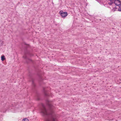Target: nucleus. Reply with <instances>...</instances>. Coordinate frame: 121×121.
I'll use <instances>...</instances> for the list:
<instances>
[{
    "label": "nucleus",
    "instance_id": "423d86ee",
    "mask_svg": "<svg viewBox=\"0 0 121 121\" xmlns=\"http://www.w3.org/2000/svg\"><path fill=\"white\" fill-rule=\"evenodd\" d=\"M118 10L119 11H121V6L119 7L118 9Z\"/></svg>",
    "mask_w": 121,
    "mask_h": 121
},
{
    "label": "nucleus",
    "instance_id": "6e6552de",
    "mask_svg": "<svg viewBox=\"0 0 121 121\" xmlns=\"http://www.w3.org/2000/svg\"><path fill=\"white\" fill-rule=\"evenodd\" d=\"M49 105V107H51V105Z\"/></svg>",
    "mask_w": 121,
    "mask_h": 121
},
{
    "label": "nucleus",
    "instance_id": "1a4fd4ad",
    "mask_svg": "<svg viewBox=\"0 0 121 121\" xmlns=\"http://www.w3.org/2000/svg\"><path fill=\"white\" fill-rule=\"evenodd\" d=\"M110 0V1H112V0Z\"/></svg>",
    "mask_w": 121,
    "mask_h": 121
},
{
    "label": "nucleus",
    "instance_id": "7ed1b4c3",
    "mask_svg": "<svg viewBox=\"0 0 121 121\" xmlns=\"http://www.w3.org/2000/svg\"><path fill=\"white\" fill-rule=\"evenodd\" d=\"M5 59L4 56H1V60L2 61H3Z\"/></svg>",
    "mask_w": 121,
    "mask_h": 121
},
{
    "label": "nucleus",
    "instance_id": "f03ea898",
    "mask_svg": "<svg viewBox=\"0 0 121 121\" xmlns=\"http://www.w3.org/2000/svg\"><path fill=\"white\" fill-rule=\"evenodd\" d=\"M114 2L116 5L120 6L121 5V2L120 0H115L114 1Z\"/></svg>",
    "mask_w": 121,
    "mask_h": 121
},
{
    "label": "nucleus",
    "instance_id": "20e7f679",
    "mask_svg": "<svg viewBox=\"0 0 121 121\" xmlns=\"http://www.w3.org/2000/svg\"><path fill=\"white\" fill-rule=\"evenodd\" d=\"M22 121H28V120L27 118H24L23 119Z\"/></svg>",
    "mask_w": 121,
    "mask_h": 121
},
{
    "label": "nucleus",
    "instance_id": "f257e3e1",
    "mask_svg": "<svg viewBox=\"0 0 121 121\" xmlns=\"http://www.w3.org/2000/svg\"><path fill=\"white\" fill-rule=\"evenodd\" d=\"M59 13L60 15L63 17H65L67 15V13L66 12H63V11H60Z\"/></svg>",
    "mask_w": 121,
    "mask_h": 121
},
{
    "label": "nucleus",
    "instance_id": "0eeeda50",
    "mask_svg": "<svg viewBox=\"0 0 121 121\" xmlns=\"http://www.w3.org/2000/svg\"><path fill=\"white\" fill-rule=\"evenodd\" d=\"M23 57L24 58H25V59H26V55H24V56H23Z\"/></svg>",
    "mask_w": 121,
    "mask_h": 121
},
{
    "label": "nucleus",
    "instance_id": "39448f33",
    "mask_svg": "<svg viewBox=\"0 0 121 121\" xmlns=\"http://www.w3.org/2000/svg\"><path fill=\"white\" fill-rule=\"evenodd\" d=\"M113 2H114V1H111L110 3H108V4H109L110 5H112V3Z\"/></svg>",
    "mask_w": 121,
    "mask_h": 121
}]
</instances>
